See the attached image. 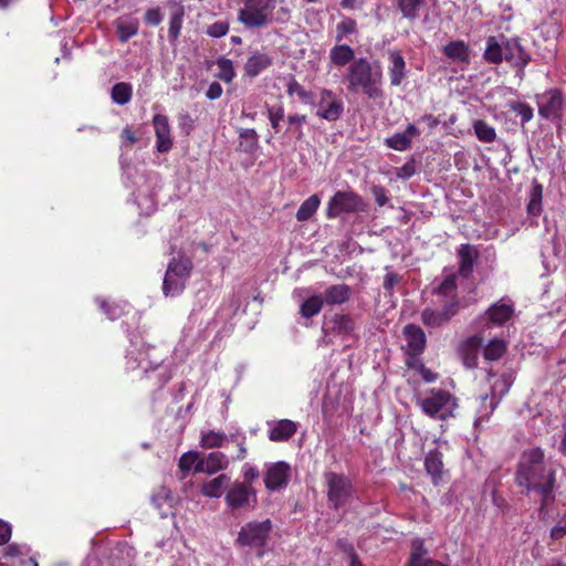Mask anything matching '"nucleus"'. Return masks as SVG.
I'll list each match as a JSON object with an SVG mask.
<instances>
[{
    "instance_id": "obj_1",
    "label": "nucleus",
    "mask_w": 566,
    "mask_h": 566,
    "mask_svg": "<svg viewBox=\"0 0 566 566\" xmlns=\"http://www.w3.org/2000/svg\"><path fill=\"white\" fill-rule=\"evenodd\" d=\"M516 483L525 488L527 493H536L542 506L553 500L555 472L552 464L544 460L541 449H531L523 453L516 472Z\"/></svg>"
},
{
    "instance_id": "obj_2",
    "label": "nucleus",
    "mask_w": 566,
    "mask_h": 566,
    "mask_svg": "<svg viewBox=\"0 0 566 566\" xmlns=\"http://www.w3.org/2000/svg\"><path fill=\"white\" fill-rule=\"evenodd\" d=\"M346 81L350 92L363 93L371 99L384 96L382 69L376 61L365 57L354 60L348 66Z\"/></svg>"
},
{
    "instance_id": "obj_3",
    "label": "nucleus",
    "mask_w": 566,
    "mask_h": 566,
    "mask_svg": "<svg viewBox=\"0 0 566 566\" xmlns=\"http://www.w3.org/2000/svg\"><path fill=\"white\" fill-rule=\"evenodd\" d=\"M238 20L248 28H263L272 23L277 0H240Z\"/></svg>"
},
{
    "instance_id": "obj_4",
    "label": "nucleus",
    "mask_w": 566,
    "mask_h": 566,
    "mask_svg": "<svg viewBox=\"0 0 566 566\" xmlns=\"http://www.w3.org/2000/svg\"><path fill=\"white\" fill-rule=\"evenodd\" d=\"M417 403L423 413L441 420L453 417L458 407L457 399L442 389H431L424 397L418 398Z\"/></svg>"
},
{
    "instance_id": "obj_5",
    "label": "nucleus",
    "mask_w": 566,
    "mask_h": 566,
    "mask_svg": "<svg viewBox=\"0 0 566 566\" xmlns=\"http://www.w3.org/2000/svg\"><path fill=\"white\" fill-rule=\"evenodd\" d=\"M191 271L192 262L189 258L182 255L171 259L163 282V293L165 296L174 297L179 295L185 290Z\"/></svg>"
},
{
    "instance_id": "obj_6",
    "label": "nucleus",
    "mask_w": 566,
    "mask_h": 566,
    "mask_svg": "<svg viewBox=\"0 0 566 566\" xmlns=\"http://www.w3.org/2000/svg\"><path fill=\"white\" fill-rule=\"evenodd\" d=\"M324 483L327 501L335 510L343 507L353 496L354 488L352 480L343 473L326 471L324 473Z\"/></svg>"
},
{
    "instance_id": "obj_7",
    "label": "nucleus",
    "mask_w": 566,
    "mask_h": 566,
    "mask_svg": "<svg viewBox=\"0 0 566 566\" xmlns=\"http://www.w3.org/2000/svg\"><path fill=\"white\" fill-rule=\"evenodd\" d=\"M272 527V522L269 518L261 522H249L241 527L235 542L240 546L258 549V555L261 556L270 538Z\"/></svg>"
},
{
    "instance_id": "obj_8",
    "label": "nucleus",
    "mask_w": 566,
    "mask_h": 566,
    "mask_svg": "<svg viewBox=\"0 0 566 566\" xmlns=\"http://www.w3.org/2000/svg\"><path fill=\"white\" fill-rule=\"evenodd\" d=\"M228 441L234 442L238 447V453L234 460L241 461L245 459L248 449L245 447L247 436L243 431L237 430L235 432L226 434L221 431L208 430L202 431L200 437V446L206 449L221 448Z\"/></svg>"
},
{
    "instance_id": "obj_9",
    "label": "nucleus",
    "mask_w": 566,
    "mask_h": 566,
    "mask_svg": "<svg viewBox=\"0 0 566 566\" xmlns=\"http://www.w3.org/2000/svg\"><path fill=\"white\" fill-rule=\"evenodd\" d=\"M363 199L353 191H337L328 201L327 217L335 218L340 213L364 211Z\"/></svg>"
},
{
    "instance_id": "obj_10",
    "label": "nucleus",
    "mask_w": 566,
    "mask_h": 566,
    "mask_svg": "<svg viewBox=\"0 0 566 566\" xmlns=\"http://www.w3.org/2000/svg\"><path fill=\"white\" fill-rule=\"evenodd\" d=\"M226 503L231 510L254 507L258 503L256 491L253 485L241 484L234 481L226 493Z\"/></svg>"
},
{
    "instance_id": "obj_11",
    "label": "nucleus",
    "mask_w": 566,
    "mask_h": 566,
    "mask_svg": "<svg viewBox=\"0 0 566 566\" xmlns=\"http://www.w3.org/2000/svg\"><path fill=\"white\" fill-rule=\"evenodd\" d=\"M458 310L459 302L448 301L443 303L441 310L431 307L424 308L421 313V319L427 327H442L450 322V319L458 313Z\"/></svg>"
},
{
    "instance_id": "obj_12",
    "label": "nucleus",
    "mask_w": 566,
    "mask_h": 566,
    "mask_svg": "<svg viewBox=\"0 0 566 566\" xmlns=\"http://www.w3.org/2000/svg\"><path fill=\"white\" fill-rule=\"evenodd\" d=\"M316 115L329 122L337 120L344 111V104L331 90L323 88L316 104Z\"/></svg>"
},
{
    "instance_id": "obj_13",
    "label": "nucleus",
    "mask_w": 566,
    "mask_h": 566,
    "mask_svg": "<svg viewBox=\"0 0 566 566\" xmlns=\"http://www.w3.org/2000/svg\"><path fill=\"white\" fill-rule=\"evenodd\" d=\"M291 478V467L284 462H273L265 464L264 484L271 491H277L285 488Z\"/></svg>"
},
{
    "instance_id": "obj_14",
    "label": "nucleus",
    "mask_w": 566,
    "mask_h": 566,
    "mask_svg": "<svg viewBox=\"0 0 566 566\" xmlns=\"http://www.w3.org/2000/svg\"><path fill=\"white\" fill-rule=\"evenodd\" d=\"M514 313V308L512 304L505 302H497L493 304L481 317V333L485 334V332L492 327H500L504 325L507 321L511 319Z\"/></svg>"
},
{
    "instance_id": "obj_15",
    "label": "nucleus",
    "mask_w": 566,
    "mask_h": 566,
    "mask_svg": "<svg viewBox=\"0 0 566 566\" xmlns=\"http://www.w3.org/2000/svg\"><path fill=\"white\" fill-rule=\"evenodd\" d=\"M537 104L539 115L551 120L560 119L565 111L564 98L558 91L544 93L538 97Z\"/></svg>"
},
{
    "instance_id": "obj_16",
    "label": "nucleus",
    "mask_w": 566,
    "mask_h": 566,
    "mask_svg": "<svg viewBox=\"0 0 566 566\" xmlns=\"http://www.w3.org/2000/svg\"><path fill=\"white\" fill-rule=\"evenodd\" d=\"M150 352V348L147 347L145 349L137 348V344H133L127 352V368L136 369L142 368L145 373H147L150 368H157L161 358L155 357Z\"/></svg>"
},
{
    "instance_id": "obj_17",
    "label": "nucleus",
    "mask_w": 566,
    "mask_h": 566,
    "mask_svg": "<svg viewBox=\"0 0 566 566\" xmlns=\"http://www.w3.org/2000/svg\"><path fill=\"white\" fill-rule=\"evenodd\" d=\"M510 388V384L503 377L496 378L492 384V394L491 397L485 395L482 397V403L485 405L489 401L488 407L484 409H480L478 411V418L475 419V424H479L486 420L489 416L494 411L502 396L507 392Z\"/></svg>"
},
{
    "instance_id": "obj_18",
    "label": "nucleus",
    "mask_w": 566,
    "mask_h": 566,
    "mask_svg": "<svg viewBox=\"0 0 566 566\" xmlns=\"http://www.w3.org/2000/svg\"><path fill=\"white\" fill-rule=\"evenodd\" d=\"M504 60L511 65L523 69L531 60L530 54L524 50L517 39L504 38Z\"/></svg>"
},
{
    "instance_id": "obj_19",
    "label": "nucleus",
    "mask_w": 566,
    "mask_h": 566,
    "mask_svg": "<svg viewBox=\"0 0 566 566\" xmlns=\"http://www.w3.org/2000/svg\"><path fill=\"white\" fill-rule=\"evenodd\" d=\"M484 339V334L467 338L459 347V355L467 368H474L478 364L479 353Z\"/></svg>"
},
{
    "instance_id": "obj_20",
    "label": "nucleus",
    "mask_w": 566,
    "mask_h": 566,
    "mask_svg": "<svg viewBox=\"0 0 566 566\" xmlns=\"http://www.w3.org/2000/svg\"><path fill=\"white\" fill-rule=\"evenodd\" d=\"M156 135V148L159 153H167L172 147L170 125L167 116L157 114L153 118Z\"/></svg>"
},
{
    "instance_id": "obj_21",
    "label": "nucleus",
    "mask_w": 566,
    "mask_h": 566,
    "mask_svg": "<svg viewBox=\"0 0 566 566\" xmlns=\"http://www.w3.org/2000/svg\"><path fill=\"white\" fill-rule=\"evenodd\" d=\"M229 463L230 461L223 452L213 451L200 459L196 465V472L213 474L227 469Z\"/></svg>"
},
{
    "instance_id": "obj_22",
    "label": "nucleus",
    "mask_w": 566,
    "mask_h": 566,
    "mask_svg": "<svg viewBox=\"0 0 566 566\" xmlns=\"http://www.w3.org/2000/svg\"><path fill=\"white\" fill-rule=\"evenodd\" d=\"M420 130L413 125L409 124L403 132L394 134L391 137L385 139V145L394 150L403 151L410 147L412 139L419 136Z\"/></svg>"
},
{
    "instance_id": "obj_23",
    "label": "nucleus",
    "mask_w": 566,
    "mask_h": 566,
    "mask_svg": "<svg viewBox=\"0 0 566 566\" xmlns=\"http://www.w3.org/2000/svg\"><path fill=\"white\" fill-rule=\"evenodd\" d=\"M388 61L390 84L392 86H399L407 75L405 59L399 51H390L388 53Z\"/></svg>"
},
{
    "instance_id": "obj_24",
    "label": "nucleus",
    "mask_w": 566,
    "mask_h": 566,
    "mask_svg": "<svg viewBox=\"0 0 566 566\" xmlns=\"http://www.w3.org/2000/svg\"><path fill=\"white\" fill-rule=\"evenodd\" d=\"M403 336L407 342L408 352L411 355H419L426 347V335L421 327L413 324L406 325L403 328Z\"/></svg>"
},
{
    "instance_id": "obj_25",
    "label": "nucleus",
    "mask_w": 566,
    "mask_h": 566,
    "mask_svg": "<svg viewBox=\"0 0 566 566\" xmlns=\"http://www.w3.org/2000/svg\"><path fill=\"white\" fill-rule=\"evenodd\" d=\"M269 439L273 442H281L289 440L297 430V424L289 419H282L269 423Z\"/></svg>"
},
{
    "instance_id": "obj_26",
    "label": "nucleus",
    "mask_w": 566,
    "mask_h": 566,
    "mask_svg": "<svg viewBox=\"0 0 566 566\" xmlns=\"http://www.w3.org/2000/svg\"><path fill=\"white\" fill-rule=\"evenodd\" d=\"M272 63L271 57L261 52H254L251 54L244 65V72L247 75L254 77L261 72L266 70Z\"/></svg>"
},
{
    "instance_id": "obj_27",
    "label": "nucleus",
    "mask_w": 566,
    "mask_h": 566,
    "mask_svg": "<svg viewBox=\"0 0 566 566\" xmlns=\"http://www.w3.org/2000/svg\"><path fill=\"white\" fill-rule=\"evenodd\" d=\"M428 552L424 548L423 541L415 538L411 542V553L408 566H434L436 560L428 558Z\"/></svg>"
},
{
    "instance_id": "obj_28",
    "label": "nucleus",
    "mask_w": 566,
    "mask_h": 566,
    "mask_svg": "<svg viewBox=\"0 0 566 566\" xmlns=\"http://www.w3.org/2000/svg\"><path fill=\"white\" fill-rule=\"evenodd\" d=\"M459 255V273L467 277L473 271V264L478 256L476 250L469 244H462L458 251Z\"/></svg>"
},
{
    "instance_id": "obj_29",
    "label": "nucleus",
    "mask_w": 566,
    "mask_h": 566,
    "mask_svg": "<svg viewBox=\"0 0 566 566\" xmlns=\"http://www.w3.org/2000/svg\"><path fill=\"white\" fill-rule=\"evenodd\" d=\"M117 36L120 42H126L137 34L139 29L138 20L130 17H120L115 21Z\"/></svg>"
},
{
    "instance_id": "obj_30",
    "label": "nucleus",
    "mask_w": 566,
    "mask_h": 566,
    "mask_svg": "<svg viewBox=\"0 0 566 566\" xmlns=\"http://www.w3.org/2000/svg\"><path fill=\"white\" fill-rule=\"evenodd\" d=\"M503 49L504 36H500L499 39L490 36L486 41L483 56L489 63L497 64L504 60Z\"/></svg>"
},
{
    "instance_id": "obj_31",
    "label": "nucleus",
    "mask_w": 566,
    "mask_h": 566,
    "mask_svg": "<svg viewBox=\"0 0 566 566\" xmlns=\"http://www.w3.org/2000/svg\"><path fill=\"white\" fill-rule=\"evenodd\" d=\"M424 467L427 473L432 478L434 484H437L443 473L442 454L438 450L430 451L424 459Z\"/></svg>"
},
{
    "instance_id": "obj_32",
    "label": "nucleus",
    "mask_w": 566,
    "mask_h": 566,
    "mask_svg": "<svg viewBox=\"0 0 566 566\" xmlns=\"http://www.w3.org/2000/svg\"><path fill=\"white\" fill-rule=\"evenodd\" d=\"M229 482L230 478L227 474H220L217 478L206 481L201 486V492L208 497H220Z\"/></svg>"
},
{
    "instance_id": "obj_33",
    "label": "nucleus",
    "mask_w": 566,
    "mask_h": 566,
    "mask_svg": "<svg viewBox=\"0 0 566 566\" xmlns=\"http://www.w3.org/2000/svg\"><path fill=\"white\" fill-rule=\"evenodd\" d=\"M457 275L449 274L444 277V280L439 284V286L434 290L436 294L442 297L441 303H446L448 301L459 302L457 296Z\"/></svg>"
},
{
    "instance_id": "obj_34",
    "label": "nucleus",
    "mask_w": 566,
    "mask_h": 566,
    "mask_svg": "<svg viewBox=\"0 0 566 566\" xmlns=\"http://www.w3.org/2000/svg\"><path fill=\"white\" fill-rule=\"evenodd\" d=\"M443 53L458 62H469L470 60V50L464 41H451L447 45L443 46Z\"/></svg>"
},
{
    "instance_id": "obj_35",
    "label": "nucleus",
    "mask_w": 566,
    "mask_h": 566,
    "mask_svg": "<svg viewBox=\"0 0 566 566\" xmlns=\"http://www.w3.org/2000/svg\"><path fill=\"white\" fill-rule=\"evenodd\" d=\"M350 295V290L345 284L332 285L325 291L324 301L329 305L343 304Z\"/></svg>"
},
{
    "instance_id": "obj_36",
    "label": "nucleus",
    "mask_w": 566,
    "mask_h": 566,
    "mask_svg": "<svg viewBox=\"0 0 566 566\" xmlns=\"http://www.w3.org/2000/svg\"><path fill=\"white\" fill-rule=\"evenodd\" d=\"M331 62L336 66H344L354 59V50L346 44L335 45L329 52Z\"/></svg>"
},
{
    "instance_id": "obj_37",
    "label": "nucleus",
    "mask_w": 566,
    "mask_h": 566,
    "mask_svg": "<svg viewBox=\"0 0 566 566\" xmlns=\"http://www.w3.org/2000/svg\"><path fill=\"white\" fill-rule=\"evenodd\" d=\"M172 499L167 489L161 488L151 496L153 505L158 510L160 516L165 517L169 514Z\"/></svg>"
},
{
    "instance_id": "obj_38",
    "label": "nucleus",
    "mask_w": 566,
    "mask_h": 566,
    "mask_svg": "<svg viewBox=\"0 0 566 566\" xmlns=\"http://www.w3.org/2000/svg\"><path fill=\"white\" fill-rule=\"evenodd\" d=\"M506 348L505 340L494 337L484 347L483 356L486 360H497L504 355Z\"/></svg>"
},
{
    "instance_id": "obj_39",
    "label": "nucleus",
    "mask_w": 566,
    "mask_h": 566,
    "mask_svg": "<svg viewBox=\"0 0 566 566\" xmlns=\"http://www.w3.org/2000/svg\"><path fill=\"white\" fill-rule=\"evenodd\" d=\"M321 203V198L317 195H312L307 198L298 208L296 212V219L298 221L308 220L318 209Z\"/></svg>"
},
{
    "instance_id": "obj_40",
    "label": "nucleus",
    "mask_w": 566,
    "mask_h": 566,
    "mask_svg": "<svg viewBox=\"0 0 566 566\" xmlns=\"http://www.w3.org/2000/svg\"><path fill=\"white\" fill-rule=\"evenodd\" d=\"M329 324V328L339 335L348 336L354 331V322L346 315H335Z\"/></svg>"
},
{
    "instance_id": "obj_41",
    "label": "nucleus",
    "mask_w": 566,
    "mask_h": 566,
    "mask_svg": "<svg viewBox=\"0 0 566 566\" xmlns=\"http://www.w3.org/2000/svg\"><path fill=\"white\" fill-rule=\"evenodd\" d=\"M241 138L240 146L245 153H254L259 147V136L253 128H241L239 130Z\"/></svg>"
},
{
    "instance_id": "obj_42",
    "label": "nucleus",
    "mask_w": 566,
    "mask_h": 566,
    "mask_svg": "<svg viewBox=\"0 0 566 566\" xmlns=\"http://www.w3.org/2000/svg\"><path fill=\"white\" fill-rule=\"evenodd\" d=\"M133 95L132 85L125 82L117 83L112 88V99L118 105L127 104Z\"/></svg>"
},
{
    "instance_id": "obj_43",
    "label": "nucleus",
    "mask_w": 566,
    "mask_h": 566,
    "mask_svg": "<svg viewBox=\"0 0 566 566\" xmlns=\"http://www.w3.org/2000/svg\"><path fill=\"white\" fill-rule=\"evenodd\" d=\"M424 0H398V8L403 18L415 20L419 17V10Z\"/></svg>"
},
{
    "instance_id": "obj_44",
    "label": "nucleus",
    "mask_w": 566,
    "mask_h": 566,
    "mask_svg": "<svg viewBox=\"0 0 566 566\" xmlns=\"http://www.w3.org/2000/svg\"><path fill=\"white\" fill-rule=\"evenodd\" d=\"M324 300L321 295H312L305 300L301 305V315L310 318L315 316L322 310Z\"/></svg>"
},
{
    "instance_id": "obj_45",
    "label": "nucleus",
    "mask_w": 566,
    "mask_h": 566,
    "mask_svg": "<svg viewBox=\"0 0 566 566\" xmlns=\"http://www.w3.org/2000/svg\"><path fill=\"white\" fill-rule=\"evenodd\" d=\"M476 137L483 143H492L496 138L495 129L483 120L473 125Z\"/></svg>"
},
{
    "instance_id": "obj_46",
    "label": "nucleus",
    "mask_w": 566,
    "mask_h": 566,
    "mask_svg": "<svg viewBox=\"0 0 566 566\" xmlns=\"http://www.w3.org/2000/svg\"><path fill=\"white\" fill-rule=\"evenodd\" d=\"M182 18L184 9L181 7H176L169 20L168 33L170 39L176 40L178 38L182 24Z\"/></svg>"
},
{
    "instance_id": "obj_47",
    "label": "nucleus",
    "mask_w": 566,
    "mask_h": 566,
    "mask_svg": "<svg viewBox=\"0 0 566 566\" xmlns=\"http://www.w3.org/2000/svg\"><path fill=\"white\" fill-rule=\"evenodd\" d=\"M289 95H297L300 99L305 104H314L313 95L311 92L305 91L298 82L292 78L287 84Z\"/></svg>"
},
{
    "instance_id": "obj_48",
    "label": "nucleus",
    "mask_w": 566,
    "mask_h": 566,
    "mask_svg": "<svg viewBox=\"0 0 566 566\" xmlns=\"http://www.w3.org/2000/svg\"><path fill=\"white\" fill-rule=\"evenodd\" d=\"M217 66H218V76L220 80L229 83L233 80V77L235 76V72H234V69H233V63L231 60H228V59H219L217 61Z\"/></svg>"
},
{
    "instance_id": "obj_49",
    "label": "nucleus",
    "mask_w": 566,
    "mask_h": 566,
    "mask_svg": "<svg viewBox=\"0 0 566 566\" xmlns=\"http://www.w3.org/2000/svg\"><path fill=\"white\" fill-rule=\"evenodd\" d=\"M99 306L109 319H117L124 314L126 304H108L107 302L102 301Z\"/></svg>"
},
{
    "instance_id": "obj_50",
    "label": "nucleus",
    "mask_w": 566,
    "mask_h": 566,
    "mask_svg": "<svg viewBox=\"0 0 566 566\" xmlns=\"http://www.w3.org/2000/svg\"><path fill=\"white\" fill-rule=\"evenodd\" d=\"M200 461L198 452H187L181 455L179 460V469L181 471H189L192 468L196 470L197 463Z\"/></svg>"
},
{
    "instance_id": "obj_51",
    "label": "nucleus",
    "mask_w": 566,
    "mask_h": 566,
    "mask_svg": "<svg viewBox=\"0 0 566 566\" xmlns=\"http://www.w3.org/2000/svg\"><path fill=\"white\" fill-rule=\"evenodd\" d=\"M260 473L256 467L251 463H245L242 467L243 480L239 481L241 484L253 485V482L259 478Z\"/></svg>"
},
{
    "instance_id": "obj_52",
    "label": "nucleus",
    "mask_w": 566,
    "mask_h": 566,
    "mask_svg": "<svg viewBox=\"0 0 566 566\" xmlns=\"http://www.w3.org/2000/svg\"><path fill=\"white\" fill-rule=\"evenodd\" d=\"M229 31V23L227 21H217L210 24L207 29V33L212 38H221Z\"/></svg>"
},
{
    "instance_id": "obj_53",
    "label": "nucleus",
    "mask_w": 566,
    "mask_h": 566,
    "mask_svg": "<svg viewBox=\"0 0 566 566\" xmlns=\"http://www.w3.org/2000/svg\"><path fill=\"white\" fill-rule=\"evenodd\" d=\"M356 31V22L353 19H345L337 24V40L340 41L345 34Z\"/></svg>"
},
{
    "instance_id": "obj_54",
    "label": "nucleus",
    "mask_w": 566,
    "mask_h": 566,
    "mask_svg": "<svg viewBox=\"0 0 566 566\" xmlns=\"http://www.w3.org/2000/svg\"><path fill=\"white\" fill-rule=\"evenodd\" d=\"M513 109L521 117L523 124L533 118V109L527 104L517 103Z\"/></svg>"
},
{
    "instance_id": "obj_55",
    "label": "nucleus",
    "mask_w": 566,
    "mask_h": 566,
    "mask_svg": "<svg viewBox=\"0 0 566 566\" xmlns=\"http://www.w3.org/2000/svg\"><path fill=\"white\" fill-rule=\"evenodd\" d=\"M268 113H269V119H270L272 127L275 130H277L280 122L283 119V116H284L283 108L281 106L280 107H270Z\"/></svg>"
},
{
    "instance_id": "obj_56",
    "label": "nucleus",
    "mask_w": 566,
    "mask_h": 566,
    "mask_svg": "<svg viewBox=\"0 0 566 566\" xmlns=\"http://www.w3.org/2000/svg\"><path fill=\"white\" fill-rule=\"evenodd\" d=\"M413 367L420 374V376L422 377V379L426 382H433L437 380V378H438L437 374L431 371L423 364L417 361V363H415Z\"/></svg>"
},
{
    "instance_id": "obj_57",
    "label": "nucleus",
    "mask_w": 566,
    "mask_h": 566,
    "mask_svg": "<svg viewBox=\"0 0 566 566\" xmlns=\"http://www.w3.org/2000/svg\"><path fill=\"white\" fill-rule=\"evenodd\" d=\"M306 122L305 115H290L287 117V123L291 127L295 128V132L297 134V137L301 138L303 136V132L301 129V126Z\"/></svg>"
},
{
    "instance_id": "obj_58",
    "label": "nucleus",
    "mask_w": 566,
    "mask_h": 566,
    "mask_svg": "<svg viewBox=\"0 0 566 566\" xmlns=\"http://www.w3.org/2000/svg\"><path fill=\"white\" fill-rule=\"evenodd\" d=\"M161 20L163 15L158 8L149 9L145 14V21L149 25H158Z\"/></svg>"
},
{
    "instance_id": "obj_59",
    "label": "nucleus",
    "mask_w": 566,
    "mask_h": 566,
    "mask_svg": "<svg viewBox=\"0 0 566 566\" xmlns=\"http://www.w3.org/2000/svg\"><path fill=\"white\" fill-rule=\"evenodd\" d=\"M566 535V514L560 521L552 528L551 536L554 539H560Z\"/></svg>"
},
{
    "instance_id": "obj_60",
    "label": "nucleus",
    "mask_w": 566,
    "mask_h": 566,
    "mask_svg": "<svg viewBox=\"0 0 566 566\" xmlns=\"http://www.w3.org/2000/svg\"><path fill=\"white\" fill-rule=\"evenodd\" d=\"M11 537V525L0 520V545L6 544Z\"/></svg>"
},
{
    "instance_id": "obj_61",
    "label": "nucleus",
    "mask_w": 566,
    "mask_h": 566,
    "mask_svg": "<svg viewBox=\"0 0 566 566\" xmlns=\"http://www.w3.org/2000/svg\"><path fill=\"white\" fill-rule=\"evenodd\" d=\"M400 281V276L397 273L388 272L385 275L384 287L388 291L392 290Z\"/></svg>"
},
{
    "instance_id": "obj_62",
    "label": "nucleus",
    "mask_w": 566,
    "mask_h": 566,
    "mask_svg": "<svg viewBox=\"0 0 566 566\" xmlns=\"http://www.w3.org/2000/svg\"><path fill=\"white\" fill-rule=\"evenodd\" d=\"M221 94H222L221 85L217 82H213L209 85L206 96L209 99H217L221 96Z\"/></svg>"
},
{
    "instance_id": "obj_63",
    "label": "nucleus",
    "mask_w": 566,
    "mask_h": 566,
    "mask_svg": "<svg viewBox=\"0 0 566 566\" xmlns=\"http://www.w3.org/2000/svg\"><path fill=\"white\" fill-rule=\"evenodd\" d=\"M415 174L413 165L406 164L397 171V177L401 179H409Z\"/></svg>"
},
{
    "instance_id": "obj_64",
    "label": "nucleus",
    "mask_w": 566,
    "mask_h": 566,
    "mask_svg": "<svg viewBox=\"0 0 566 566\" xmlns=\"http://www.w3.org/2000/svg\"><path fill=\"white\" fill-rule=\"evenodd\" d=\"M527 210L531 214L538 216L542 211V202L537 201V199H531Z\"/></svg>"
}]
</instances>
